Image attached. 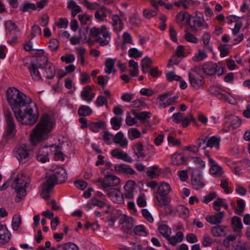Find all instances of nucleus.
<instances>
[{
    "instance_id": "obj_5",
    "label": "nucleus",
    "mask_w": 250,
    "mask_h": 250,
    "mask_svg": "<svg viewBox=\"0 0 250 250\" xmlns=\"http://www.w3.org/2000/svg\"><path fill=\"white\" fill-rule=\"evenodd\" d=\"M67 179V173L63 168H59L53 173L46 176V182L55 186V185L64 182Z\"/></svg>"
},
{
    "instance_id": "obj_58",
    "label": "nucleus",
    "mask_w": 250,
    "mask_h": 250,
    "mask_svg": "<svg viewBox=\"0 0 250 250\" xmlns=\"http://www.w3.org/2000/svg\"><path fill=\"white\" fill-rule=\"evenodd\" d=\"M113 135L108 131H105L104 133L103 138L104 141L108 145L112 144L113 141Z\"/></svg>"
},
{
    "instance_id": "obj_33",
    "label": "nucleus",
    "mask_w": 250,
    "mask_h": 250,
    "mask_svg": "<svg viewBox=\"0 0 250 250\" xmlns=\"http://www.w3.org/2000/svg\"><path fill=\"white\" fill-rule=\"evenodd\" d=\"M53 185L46 181L42 186V191L41 193L42 197L45 199H48L50 197L49 192L53 188Z\"/></svg>"
},
{
    "instance_id": "obj_19",
    "label": "nucleus",
    "mask_w": 250,
    "mask_h": 250,
    "mask_svg": "<svg viewBox=\"0 0 250 250\" xmlns=\"http://www.w3.org/2000/svg\"><path fill=\"white\" fill-rule=\"evenodd\" d=\"M11 239V233L6 225L0 223V240L2 244L8 243Z\"/></svg>"
},
{
    "instance_id": "obj_8",
    "label": "nucleus",
    "mask_w": 250,
    "mask_h": 250,
    "mask_svg": "<svg viewBox=\"0 0 250 250\" xmlns=\"http://www.w3.org/2000/svg\"><path fill=\"white\" fill-rule=\"evenodd\" d=\"M43 60L45 63H39V68L43 71V76L48 79H53L56 73L55 67L51 63L48 62L46 58H44Z\"/></svg>"
},
{
    "instance_id": "obj_51",
    "label": "nucleus",
    "mask_w": 250,
    "mask_h": 250,
    "mask_svg": "<svg viewBox=\"0 0 250 250\" xmlns=\"http://www.w3.org/2000/svg\"><path fill=\"white\" fill-rule=\"evenodd\" d=\"M133 232L136 235L143 236H146L147 234L146 228L143 225L136 226L134 229Z\"/></svg>"
},
{
    "instance_id": "obj_17",
    "label": "nucleus",
    "mask_w": 250,
    "mask_h": 250,
    "mask_svg": "<svg viewBox=\"0 0 250 250\" xmlns=\"http://www.w3.org/2000/svg\"><path fill=\"white\" fill-rule=\"evenodd\" d=\"M106 193L107 195L111 198V200L117 204H122L124 203L123 195L119 189L117 188L111 189Z\"/></svg>"
},
{
    "instance_id": "obj_44",
    "label": "nucleus",
    "mask_w": 250,
    "mask_h": 250,
    "mask_svg": "<svg viewBox=\"0 0 250 250\" xmlns=\"http://www.w3.org/2000/svg\"><path fill=\"white\" fill-rule=\"evenodd\" d=\"M122 118L120 117H114L111 119L110 123L112 127L114 130H117L119 129L122 125Z\"/></svg>"
},
{
    "instance_id": "obj_37",
    "label": "nucleus",
    "mask_w": 250,
    "mask_h": 250,
    "mask_svg": "<svg viewBox=\"0 0 250 250\" xmlns=\"http://www.w3.org/2000/svg\"><path fill=\"white\" fill-rule=\"evenodd\" d=\"M158 231L165 238L171 234V228L166 224H160L158 227Z\"/></svg>"
},
{
    "instance_id": "obj_49",
    "label": "nucleus",
    "mask_w": 250,
    "mask_h": 250,
    "mask_svg": "<svg viewBox=\"0 0 250 250\" xmlns=\"http://www.w3.org/2000/svg\"><path fill=\"white\" fill-rule=\"evenodd\" d=\"M21 223V219L20 215L15 214L12 219V226L14 230H17Z\"/></svg>"
},
{
    "instance_id": "obj_62",
    "label": "nucleus",
    "mask_w": 250,
    "mask_h": 250,
    "mask_svg": "<svg viewBox=\"0 0 250 250\" xmlns=\"http://www.w3.org/2000/svg\"><path fill=\"white\" fill-rule=\"evenodd\" d=\"M225 201V200L224 199L218 198L213 203V209L216 211H219L220 210V207L223 206Z\"/></svg>"
},
{
    "instance_id": "obj_3",
    "label": "nucleus",
    "mask_w": 250,
    "mask_h": 250,
    "mask_svg": "<svg viewBox=\"0 0 250 250\" xmlns=\"http://www.w3.org/2000/svg\"><path fill=\"white\" fill-rule=\"evenodd\" d=\"M89 36L95 38L96 42L102 46L108 45L111 40V34L105 25L91 28Z\"/></svg>"
},
{
    "instance_id": "obj_23",
    "label": "nucleus",
    "mask_w": 250,
    "mask_h": 250,
    "mask_svg": "<svg viewBox=\"0 0 250 250\" xmlns=\"http://www.w3.org/2000/svg\"><path fill=\"white\" fill-rule=\"evenodd\" d=\"M113 142L121 147L125 148L128 146V141L122 132H118L113 138Z\"/></svg>"
},
{
    "instance_id": "obj_29",
    "label": "nucleus",
    "mask_w": 250,
    "mask_h": 250,
    "mask_svg": "<svg viewBox=\"0 0 250 250\" xmlns=\"http://www.w3.org/2000/svg\"><path fill=\"white\" fill-rule=\"evenodd\" d=\"M210 91H211L212 94L216 95L219 99L225 100L226 102H229V98L225 94L222 93L223 90L217 86H211Z\"/></svg>"
},
{
    "instance_id": "obj_39",
    "label": "nucleus",
    "mask_w": 250,
    "mask_h": 250,
    "mask_svg": "<svg viewBox=\"0 0 250 250\" xmlns=\"http://www.w3.org/2000/svg\"><path fill=\"white\" fill-rule=\"evenodd\" d=\"M152 63L151 59L148 57H146L141 62L142 69L144 73L148 72V69L150 67Z\"/></svg>"
},
{
    "instance_id": "obj_1",
    "label": "nucleus",
    "mask_w": 250,
    "mask_h": 250,
    "mask_svg": "<svg viewBox=\"0 0 250 250\" xmlns=\"http://www.w3.org/2000/svg\"><path fill=\"white\" fill-rule=\"evenodd\" d=\"M6 98L16 120L20 123L32 125L39 118V109L35 103L15 87H9Z\"/></svg>"
},
{
    "instance_id": "obj_13",
    "label": "nucleus",
    "mask_w": 250,
    "mask_h": 250,
    "mask_svg": "<svg viewBox=\"0 0 250 250\" xmlns=\"http://www.w3.org/2000/svg\"><path fill=\"white\" fill-rule=\"evenodd\" d=\"M120 223L122 225L123 229L127 233L132 232V229L134 226L132 218L126 215H122L120 219Z\"/></svg>"
},
{
    "instance_id": "obj_32",
    "label": "nucleus",
    "mask_w": 250,
    "mask_h": 250,
    "mask_svg": "<svg viewBox=\"0 0 250 250\" xmlns=\"http://www.w3.org/2000/svg\"><path fill=\"white\" fill-rule=\"evenodd\" d=\"M233 230L235 232H241L243 225L241 219L237 216H234L231 220Z\"/></svg>"
},
{
    "instance_id": "obj_15",
    "label": "nucleus",
    "mask_w": 250,
    "mask_h": 250,
    "mask_svg": "<svg viewBox=\"0 0 250 250\" xmlns=\"http://www.w3.org/2000/svg\"><path fill=\"white\" fill-rule=\"evenodd\" d=\"M188 77L190 84L195 89L199 88L204 83V78L201 76H197L196 74L189 73Z\"/></svg>"
},
{
    "instance_id": "obj_36",
    "label": "nucleus",
    "mask_w": 250,
    "mask_h": 250,
    "mask_svg": "<svg viewBox=\"0 0 250 250\" xmlns=\"http://www.w3.org/2000/svg\"><path fill=\"white\" fill-rule=\"evenodd\" d=\"M152 5L155 8L154 10L145 9L143 11V16L146 19H150L155 16L157 13V4L155 2L152 3Z\"/></svg>"
},
{
    "instance_id": "obj_45",
    "label": "nucleus",
    "mask_w": 250,
    "mask_h": 250,
    "mask_svg": "<svg viewBox=\"0 0 250 250\" xmlns=\"http://www.w3.org/2000/svg\"><path fill=\"white\" fill-rule=\"evenodd\" d=\"M58 250H79V248L74 243L69 242L59 245Z\"/></svg>"
},
{
    "instance_id": "obj_53",
    "label": "nucleus",
    "mask_w": 250,
    "mask_h": 250,
    "mask_svg": "<svg viewBox=\"0 0 250 250\" xmlns=\"http://www.w3.org/2000/svg\"><path fill=\"white\" fill-rule=\"evenodd\" d=\"M129 138L130 140L137 139L141 136L140 132L135 128H131L128 130Z\"/></svg>"
},
{
    "instance_id": "obj_25",
    "label": "nucleus",
    "mask_w": 250,
    "mask_h": 250,
    "mask_svg": "<svg viewBox=\"0 0 250 250\" xmlns=\"http://www.w3.org/2000/svg\"><path fill=\"white\" fill-rule=\"evenodd\" d=\"M114 168L116 171L119 173H125L126 174H134L135 171L129 166L125 164L116 165Z\"/></svg>"
},
{
    "instance_id": "obj_64",
    "label": "nucleus",
    "mask_w": 250,
    "mask_h": 250,
    "mask_svg": "<svg viewBox=\"0 0 250 250\" xmlns=\"http://www.w3.org/2000/svg\"><path fill=\"white\" fill-rule=\"evenodd\" d=\"M185 39L187 42L194 43H197L198 41V39L189 32H187L185 34Z\"/></svg>"
},
{
    "instance_id": "obj_4",
    "label": "nucleus",
    "mask_w": 250,
    "mask_h": 250,
    "mask_svg": "<svg viewBox=\"0 0 250 250\" xmlns=\"http://www.w3.org/2000/svg\"><path fill=\"white\" fill-rule=\"evenodd\" d=\"M24 174H21L17 176L11 184V188L17 193V198L15 199L17 202H19L26 195L25 188L28 184Z\"/></svg>"
},
{
    "instance_id": "obj_22",
    "label": "nucleus",
    "mask_w": 250,
    "mask_h": 250,
    "mask_svg": "<svg viewBox=\"0 0 250 250\" xmlns=\"http://www.w3.org/2000/svg\"><path fill=\"white\" fill-rule=\"evenodd\" d=\"M92 87L90 85H86L81 92L82 98L88 102H90L95 96V94L92 92Z\"/></svg>"
},
{
    "instance_id": "obj_63",
    "label": "nucleus",
    "mask_w": 250,
    "mask_h": 250,
    "mask_svg": "<svg viewBox=\"0 0 250 250\" xmlns=\"http://www.w3.org/2000/svg\"><path fill=\"white\" fill-rule=\"evenodd\" d=\"M237 204L239 207L238 209L234 208L236 213L238 215H242V212L245 208V202L242 199H240L237 201Z\"/></svg>"
},
{
    "instance_id": "obj_54",
    "label": "nucleus",
    "mask_w": 250,
    "mask_h": 250,
    "mask_svg": "<svg viewBox=\"0 0 250 250\" xmlns=\"http://www.w3.org/2000/svg\"><path fill=\"white\" fill-rule=\"evenodd\" d=\"M210 39V36L209 33L205 32L202 37V40L204 46L208 49L210 51L212 50V47L209 45V41Z\"/></svg>"
},
{
    "instance_id": "obj_50",
    "label": "nucleus",
    "mask_w": 250,
    "mask_h": 250,
    "mask_svg": "<svg viewBox=\"0 0 250 250\" xmlns=\"http://www.w3.org/2000/svg\"><path fill=\"white\" fill-rule=\"evenodd\" d=\"M233 247L234 250H250V244L248 242L239 241Z\"/></svg>"
},
{
    "instance_id": "obj_31",
    "label": "nucleus",
    "mask_w": 250,
    "mask_h": 250,
    "mask_svg": "<svg viewBox=\"0 0 250 250\" xmlns=\"http://www.w3.org/2000/svg\"><path fill=\"white\" fill-rule=\"evenodd\" d=\"M155 198L159 207L167 206L170 201V199L167 195L157 194Z\"/></svg>"
},
{
    "instance_id": "obj_24",
    "label": "nucleus",
    "mask_w": 250,
    "mask_h": 250,
    "mask_svg": "<svg viewBox=\"0 0 250 250\" xmlns=\"http://www.w3.org/2000/svg\"><path fill=\"white\" fill-rule=\"evenodd\" d=\"M184 238V234L182 231H178L175 235H168L166 239L172 246H175L177 243L181 242Z\"/></svg>"
},
{
    "instance_id": "obj_28",
    "label": "nucleus",
    "mask_w": 250,
    "mask_h": 250,
    "mask_svg": "<svg viewBox=\"0 0 250 250\" xmlns=\"http://www.w3.org/2000/svg\"><path fill=\"white\" fill-rule=\"evenodd\" d=\"M125 197L127 199H132L133 197V191L134 190V182L129 181L125 186Z\"/></svg>"
},
{
    "instance_id": "obj_43",
    "label": "nucleus",
    "mask_w": 250,
    "mask_h": 250,
    "mask_svg": "<svg viewBox=\"0 0 250 250\" xmlns=\"http://www.w3.org/2000/svg\"><path fill=\"white\" fill-rule=\"evenodd\" d=\"M135 116L137 119L141 121L142 122L146 123L147 122V119L151 116V113L147 111H143L136 113Z\"/></svg>"
},
{
    "instance_id": "obj_2",
    "label": "nucleus",
    "mask_w": 250,
    "mask_h": 250,
    "mask_svg": "<svg viewBox=\"0 0 250 250\" xmlns=\"http://www.w3.org/2000/svg\"><path fill=\"white\" fill-rule=\"evenodd\" d=\"M54 122L51 116L44 113L30 134V142L36 145L40 141L48 139L54 125Z\"/></svg>"
},
{
    "instance_id": "obj_6",
    "label": "nucleus",
    "mask_w": 250,
    "mask_h": 250,
    "mask_svg": "<svg viewBox=\"0 0 250 250\" xmlns=\"http://www.w3.org/2000/svg\"><path fill=\"white\" fill-rule=\"evenodd\" d=\"M203 72L206 75L212 76L217 74L220 76L224 73L225 68L219 66L215 63L207 62L204 63L201 67Z\"/></svg>"
},
{
    "instance_id": "obj_42",
    "label": "nucleus",
    "mask_w": 250,
    "mask_h": 250,
    "mask_svg": "<svg viewBox=\"0 0 250 250\" xmlns=\"http://www.w3.org/2000/svg\"><path fill=\"white\" fill-rule=\"evenodd\" d=\"M113 21V25L114 29L116 31H120L122 29V21L118 15H115L112 16Z\"/></svg>"
},
{
    "instance_id": "obj_30",
    "label": "nucleus",
    "mask_w": 250,
    "mask_h": 250,
    "mask_svg": "<svg viewBox=\"0 0 250 250\" xmlns=\"http://www.w3.org/2000/svg\"><path fill=\"white\" fill-rule=\"evenodd\" d=\"M133 153L139 158L140 157H145L146 156L144 152V146L143 145L139 142L132 146Z\"/></svg>"
},
{
    "instance_id": "obj_21",
    "label": "nucleus",
    "mask_w": 250,
    "mask_h": 250,
    "mask_svg": "<svg viewBox=\"0 0 250 250\" xmlns=\"http://www.w3.org/2000/svg\"><path fill=\"white\" fill-rule=\"evenodd\" d=\"M224 214V212H220L213 215L207 216L206 219L208 223L213 225H217L222 223Z\"/></svg>"
},
{
    "instance_id": "obj_48",
    "label": "nucleus",
    "mask_w": 250,
    "mask_h": 250,
    "mask_svg": "<svg viewBox=\"0 0 250 250\" xmlns=\"http://www.w3.org/2000/svg\"><path fill=\"white\" fill-rule=\"evenodd\" d=\"M129 66L132 67V69L130 70V74L131 76H135L138 74V64L133 60H131L128 62Z\"/></svg>"
},
{
    "instance_id": "obj_47",
    "label": "nucleus",
    "mask_w": 250,
    "mask_h": 250,
    "mask_svg": "<svg viewBox=\"0 0 250 250\" xmlns=\"http://www.w3.org/2000/svg\"><path fill=\"white\" fill-rule=\"evenodd\" d=\"M208 57L206 52L202 49H199L198 52L196 53L192 59L194 62H200Z\"/></svg>"
},
{
    "instance_id": "obj_9",
    "label": "nucleus",
    "mask_w": 250,
    "mask_h": 250,
    "mask_svg": "<svg viewBox=\"0 0 250 250\" xmlns=\"http://www.w3.org/2000/svg\"><path fill=\"white\" fill-rule=\"evenodd\" d=\"M189 169L192 170L191 184L193 188L198 190L204 186V183L201 177V172L197 168L189 167Z\"/></svg>"
},
{
    "instance_id": "obj_20",
    "label": "nucleus",
    "mask_w": 250,
    "mask_h": 250,
    "mask_svg": "<svg viewBox=\"0 0 250 250\" xmlns=\"http://www.w3.org/2000/svg\"><path fill=\"white\" fill-rule=\"evenodd\" d=\"M28 68L33 79L38 81L42 79V75L38 69L40 68L39 63L31 62Z\"/></svg>"
},
{
    "instance_id": "obj_38",
    "label": "nucleus",
    "mask_w": 250,
    "mask_h": 250,
    "mask_svg": "<svg viewBox=\"0 0 250 250\" xmlns=\"http://www.w3.org/2000/svg\"><path fill=\"white\" fill-rule=\"evenodd\" d=\"M225 227L218 225L211 228V233L214 237H221L225 235Z\"/></svg>"
},
{
    "instance_id": "obj_60",
    "label": "nucleus",
    "mask_w": 250,
    "mask_h": 250,
    "mask_svg": "<svg viewBox=\"0 0 250 250\" xmlns=\"http://www.w3.org/2000/svg\"><path fill=\"white\" fill-rule=\"evenodd\" d=\"M167 79L169 81L171 82L173 80L176 81H180L181 80V77L175 74L174 72L171 71L166 74Z\"/></svg>"
},
{
    "instance_id": "obj_46",
    "label": "nucleus",
    "mask_w": 250,
    "mask_h": 250,
    "mask_svg": "<svg viewBox=\"0 0 250 250\" xmlns=\"http://www.w3.org/2000/svg\"><path fill=\"white\" fill-rule=\"evenodd\" d=\"M92 112V109L88 106L82 105L78 110V114L80 116L90 115Z\"/></svg>"
},
{
    "instance_id": "obj_16",
    "label": "nucleus",
    "mask_w": 250,
    "mask_h": 250,
    "mask_svg": "<svg viewBox=\"0 0 250 250\" xmlns=\"http://www.w3.org/2000/svg\"><path fill=\"white\" fill-rule=\"evenodd\" d=\"M208 164L210 166V168L209 169L210 173L216 177L222 176L223 173L222 167L218 165L216 162L209 156H208Z\"/></svg>"
},
{
    "instance_id": "obj_11",
    "label": "nucleus",
    "mask_w": 250,
    "mask_h": 250,
    "mask_svg": "<svg viewBox=\"0 0 250 250\" xmlns=\"http://www.w3.org/2000/svg\"><path fill=\"white\" fill-rule=\"evenodd\" d=\"M190 21L191 23L189 22L188 24L192 31H197L198 28L202 26L205 28H208V25L205 21L202 14H200L199 16H190Z\"/></svg>"
},
{
    "instance_id": "obj_7",
    "label": "nucleus",
    "mask_w": 250,
    "mask_h": 250,
    "mask_svg": "<svg viewBox=\"0 0 250 250\" xmlns=\"http://www.w3.org/2000/svg\"><path fill=\"white\" fill-rule=\"evenodd\" d=\"M4 115L6 124L5 135L8 138L13 137L16 132V125L12 114L9 110H7Z\"/></svg>"
},
{
    "instance_id": "obj_55",
    "label": "nucleus",
    "mask_w": 250,
    "mask_h": 250,
    "mask_svg": "<svg viewBox=\"0 0 250 250\" xmlns=\"http://www.w3.org/2000/svg\"><path fill=\"white\" fill-rule=\"evenodd\" d=\"M229 118L230 121V125L233 128H236L241 125V120L238 117L235 116H230Z\"/></svg>"
},
{
    "instance_id": "obj_18",
    "label": "nucleus",
    "mask_w": 250,
    "mask_h": 250,
    "mask_svg": "<svg viewBox=\"0 0 250 250\" xmlns=\"http://www.w3.org/2000/svg\"><path fill=\"white\" fill-rule=\"evenodd\" d=\"M111 155L113 157L127 162L131 163L132 160L127 153L124 152L120 148H116L111 151Z\"/></svg>"
},
{
    "instance_id": "obj_12",
    "label": "nucleus",
    "mask_w": 250,
    "mask_h": 250,
    "mask_svg": "<svg viewBox=\"0 0 250 250\" xmlns=\"http://www.w3.org/2000/svg\"><path fill=\"white\" fill-rule=\"evenodd\" d=\"M14 153L20 163H25L26 159L29 157L28 150L25 144H21L16 147Z\"/></svg>"
},
{
    "instance_id": "obj_56",
    "label": "nucleus",
    "mask_w": 250,
    "mask_h": 250,
    "mask_svg": "<svg viewBox=\"0 0 250 250\" xmlns=\"http://www.w3.org/2000/svg\"><path fill=\"white\" fill-rule=\"evenodd\" d=\"M105 125V123L104 122H99L93 123L89 125L90 129L93 132H98L100 129L104 125Z\"/></svg>"
},
{
    "instance_id": "obj_14",
    "label": "nucleus",
    "mask_w": 250,
    "mask_h": 250,
    "mask_svg": "<svg viewBox=\"0 0 250 250\" xmlns=\"http://www.w3.org/2000/svg\"><path fill=\"white\" fill-rule=\"evenodd\" d=\"M53 146H45L41 147L37 156L38 161L42 163L49 161L48 154L51 151V147Z\"/></svg>"
},
{
    "instance_id": "obj_57",
    "label": "nucleus",
    "mask_w": 250,
    "mask_h": 250,
    "mask_svg": "<svg viewBox=\"0 0 250 250\" xmlns=\"http://www.w3.org/2000/svg\"><path fill=\"white\" fill-rule=\"evenodd\" d=\"M128 55L130 57L138 58L143 55V53L135 48H132L128 50Z\"/></svg>"
},
{
    "instance_id": "obj_27",
    "label": "nucleus",
    "mask_w": 250,
    "mask_h": 250,
    "mask_svg": "<svg viewBox=\"0 0 250 250\" xmlns=\"http://www.w3.org/2000/svg\"><path fill=\"white\" fill-rule=\"evenodd\" d=\"M172 163L175 165L186 164V158L182 154L175 153L172 156Z\"/></svg>"
},
{
    "instance_id": "obj_61",
    "label": "nucleus",
    "mask_w": 250,
    "mask_h": 250,
    "mask_svg": "<svg viewBox=\"0 0 250 250\" xmlns=\"http://www.w3.org/2000/svg\"><path fill=\"white\" fill-rule=\"evenodd\" d=\"M192 159L193 160V163L194 164L198 166V168L199 169H203L206 167L205 162L203 161L201 158L198 157H192Z\"/></svg>"
},
{
    "instance_id": "obj_34",
    "label": "nucleus",
    "mask_w": 250,
    "mask_h": 250,
    "mask_svg": "<svg viewBox=\"0 0 250 250\" xmlns=\"http://www.w3.org/2000/svg\"><path fill=\"white\" fill-rule=\"evenodd\" d=\"M116 59H107L105 62V72L108 74L115 72L114 64Z\"/></svg>"
},
{
    "instance_id": "obj_26",
    "label": "nucleus",
    "mask_w": 250,
    "mask_h": 250,
    "mask_svg": "<svg viewBox=\"0 0 250 250\" xmlns=\"http://www.w3.org/2000/svg\"><path fill=\"white\" fill-rule=\"evenodd\" d=\"M220 141V138H217L215 136H212V137H211L209 138L208 136V139H207V142L206 144V146H203V149H205L207 147H215L218 148L219 146Z\"/></svg>"
},
{
    "instance_id": "obj_40",
    "label": "nucleus",
    "mask_w": 250,
    "mask_h": 250,
    "mask_svg": "<svg viewBox=\"0 0 250 250\" xmlns=\"http://www.w3.org/2000/svg\"><path fill=\"white\" fill-rule=\"evenodd\" d=\"M177 21L182 22L185 20L188 23L190 21V15L187 12H180L176 16Z\"/></svg>"
},
{
    "instance_id": "obj_10",
    "label": "nucleus",
    "mask_w": 250,
    "mask_h": 250,
    "mask_svg": "<svg viewBox=\"0 0 250 250\" xmlns=\"http://www.w3.org/2000/svg\"><path fill=\"white\" fill-rule=\"evenodd\" d=\"M120 182V180L118 177L112 175H106L104 178L103 183V190L105 192H108V190L114 189V187L118 186Z\"/></svg>"
},
{
    "instance_id": "obj_41",
    "label": "nucleus",
    "mask_w": 250,
    "mask_h": 250,
    "mask_svg": "<svg viewBox=\"0 0 250 250\" xmlns=\"http://www.w3.org/2000/svg\"><path fill=\"white\" fill-rule=\"evenodd\" d=\"M105 7H102L100 9L95 12V17L99 21H103L105 20L106 14L105 12Z\"/></svg>"
},
{
    "instance_id": "obj_59",
    "label": "nucleus",
    "mask_w": 250,
    "mask_h": 250,
    "mask_svg": "<svg viewBox=\"0 0 250 250\" xmlns=\"http://www.w3.org/2000/svg\"><path fill=\"white\" fill-rule=\"evenodd\" d=\"M48 46L51 51H56L59 46V42L56 39H51L48 42Z\"/></svg>"
},
{
    "instance_id": "obj_35",
    "label": "nucleus",
    "mask_w": 250,
    "mask_h": 250,
    "mask_svg": "<svg viewBox=\"0 0 250 250\" xmlns=\"http://www.w3.org/2000/svg\"><path fill=\"white\" fill-rule=\"evenodd\" d=\"M171 191V188L169 184L166 182H163L158 187L157 194L167 195Z\"/></svg>"
},
{
    "instance_id": "obj_52",
    "label": "nucleus",
    "mask_w": 250,
    "mask_h": 250,
    "mask_svg": "<svg viewBox=\"0 0 250 250\" xmlns=\"http://www.w3.org/2000/svg\"><path fill=\"white\" fill-rule=\"evenodd\" d=\"M20 10L23 12H31L37 9V6L34 3H26L20 7Z\"/></svg>"
}]
</instances>
